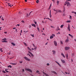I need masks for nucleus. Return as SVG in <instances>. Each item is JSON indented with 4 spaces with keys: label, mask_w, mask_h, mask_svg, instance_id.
I'll list each match as a JSON object with an SVG mask.
<instances>
[{
    "label": "nucleus",
    "mask_w": 76,
    "mask_h": 76,
    "mask_svg": "<svg viewBox=\"0 0 76 76\" xmlns=\"http://www.w3.org/2000/svg\"><path fill=\"white\" fill-rule=\"evenodd\" d=\"M67 4V6H68L69 7L70 6V4L69 2L67 1L64 3V5L66 6Z\"/></svg>",
    "instance_id": "1"
},
{
    "label": "nucleus",
    "mask_w": 76,
    "mask_h": 76,
    "mask_svg": "<svg viewBox=\"0 0 76 76\" xmlns=\"http://www.w3.org/2000/svg\"><path fill=\"white\" fill-rule=\"evenodd\" d=\"M25 70L26 71H28V72H31V73H32V70L26 68L25 69Z\"/></svg>",
    "instance_id": "2"
},
{
    "label": "nucleus",
    "mask_w": 76,
    "mask_h": 76,
    "mask_svg": "<svg viewBox=\"0 0 76 76\" xmlns=\"http://www.w3.org/2000/svg\"><path fill=\"white\" fill-rule=\"evenodd\" d=\"M24 58L25 60L27 61H31V60H30L29 58H27L26 57H24Z\"/></svg>",
    "instance_id": "3"
},
{
    "label": "nucleus",
    "mask_w": 76,
    "mask_h": 76,
    "mask_svg": "<svg viewBox=\"0 0 76 76\" xmlns=\"http://www.w3.org/2000/svg\"><path fill=\"white\" fill-rule=\"evenodd\" d=\"M56 35L54 34H52V35L50 37V39H53L54 38V36L55 37Z\"/></svg>",
    "instance_id": "4"
},
{
    "label": "nucleus",
    "mask_w": 76,
    "mask_h": 76,
    "mask_svg": "<svg viewBox=\"0 0 76 76\" xmlns=\"http://www.w3.org/2000/svg\"><path fill=\"white\" fill-rule=\"evenodd\" d=\"M52 52L53 55H56V52L55 50H52Z\"/></svg>",
    "instance_id": "5"
},
{
    "label": "nucleus",
    "mask_w": 76,
    "mask_h": 76,
    "mask_svg": "<svg viewBox=\"0 0 76 76\" xmlns=\"http://www.w3.org/2000/svg\"><path fill=\"white\" fill-rule=\"evenodd\" d=\"M67 29L69 31H70V25L68 24V26L67 28Z\"/></svg>",
    "instance_id": "6"
},
{
    "label": "nucleus",
    "mask_w": 76,
    "mask_h": 76,
    "mask_svg": "<svg viewBox=\"0 0 76 76\" xmlns=\"http://www.w3.org/2000/svg\"><path fill=\"white\" fill-rule=\"evenodd\" d=\"M53 43L55 46H57V42H56V41H54L53 42Z\"/></svg>",
    "instance_id": "7"
},
{
    "label": "nucleus",
    "mask_w": 76,
    "mask_h": 76,
    "mask_svg": "<svg viewBox=\"0 0 76 76\" xmlns=\"http://www.w3.org/2000/svg\"><path fill=\"white\" fill-rule=\"evenodd\" d=\"M70 48H69V47H66L65 48V50H69Z\"/></svg>",
    "instance_id": "8"
},
{
    "label": "nucleus",
    "mask_w": 76,
    "mask_h": 76,
    "mask_svg": "<svg viewBox=\"0 0 76 76\" xmlns=\"http://www.w3.org/2000/svg\"><path fill=\"white\" fill-rule=\"evenodd\" d=\"M56 12L57 13H58V12L59 13H61V11L59 10H56Z\"/></svg>",
    "instance_id": "9"
},
{
    "label": "nucleus",
    "mask_w": 76,
    "mask_h": 76,
    "mask_svg": "<svg viewBox=\"0 0 76 76\" xmlns=\"http://www.w3.org/2000/svg\"><path fill=\"white\" fill-rule=\"evenodd\" d=\"M55 62L60 66V67H61V65L60 64L57 62V61H55Z\"/></svg>",
    "instance_id": "10"
},
{
    "label": "nucleus",
    "mask_w": 76,
    "mask_h": 76,
    "mask_svg": "<svg viewBox=\"0 0 76 76\" xmlns=\"http://www.w3.org/2000/svg\"><path fill=\"white\" fill-rule=\"evenodd\" d=\"M61 55L64 58H65L66 57L64 55L63 53H61Z\"/></svg>",
    "instance_id": "11"
},
{
    "label": "nucleus",
    "mask_w": 76,
    "mask_h": 76,
    "mask_svg": "<svg viewBox=\"0 0 76 76\" xmlns=\"http://www.w3.org/2000/svg\"><path fill=\"white\" fill-rule=\"evenodd\" d=\"M61 61L62 63H65V61L64 60H63V59H61Z\"/></svg>",
    "instance_id": "12"
},
{
    "label": "nucleus",
    "mask_w": 76,
    "mask_h": 76,
    "mask_svg": "<svg viewBox=\"0 0 76 76\" xmlns=\"http://www.w3.org/2000/svg\"><path fill=\"white\" fill-rule=\"evenodd\" d=\"M51 10H50L49 12V16L50 18H51Z\"/></svg>",
    "instance_id": "13"
},
{
    "label": "nucleus",
    "mask_w": 76,
    "mask_h": 76,
    "mask_svg": "<svg viewBox=\"0 0 76 76\" xmlns=\"http://www.w3.org/2000/svg\"><path fill=\"white\" fill-rule=\"evenodd\" d=\"M65 42H69V38H67V39H66V40L65 41Z\"/></svg>",
    "instance_id": "14"
},
{
    "label": "nucleus",
    "mask_w": 76,
    "mask_h": 76,
    "mask_svg": "<svg viewBox=\"0 0 76 76\" xmlns=\"http://www.w3.org/2000/svg\"><path fill=\"white\" fill-rule=\"evenodd\" d=\"M31 26H34V27H36V25H35L34 24L32 23Z\"/></svg>",
    "instance_id": "15"
},
{
    "label": "nucleus",
    "mask_w": 76,
    "mask_h": 76,
    "mask_svg": "<svg viewBox=\"0 0 76 76\" xmlns=\"http://www.w3.org/2000/svg\"><path fill=\"white\" fill-rule=\"evenodd\" d=\"M66 58H67V60H68V54H67L66 55Z\"/></svg>",
    "instance_id": "16"
},
{
    "label": "nucleus",
    "mask_w": 76,
    "mask_h": 76,
    "mask_svg": "<svg viewBox=\"0 0 76 76\" xmlns=\"http://www.w3.org/2000/svg\"><path fill=\"white\" fill-rule=\"evenodd\" d=\"M8 4L9 6H10V7H12V6H13V5H11V4H10V3H8Z\"/></svg>",
    "instance_id": "17"
},
{
    "label": "nucleus",
    "mask_w": 76,
    "mask_h": 76,
    "mask_svg": "<svg viewBox=\"0 0 76 76\" xmlns=\"http://www.w3.org/2000/svg\"><path fill=\"white\" fill-rule=\"evenodd\" d=\"M27 49L28 51H31V48H29V47H27Z\"/></svg>",
    "instance_id": "18"
},
{
    "label": "nucleus",
    "mask_w": 76,
    "mask_h": 76,
    "mask_svg": "<svg viewBox=\"0 0 76 76\" xmlns=\"http://www.w3.org/2000/svg\"><path fill=\"white\" fill-rule=\"evenodd\" d=\"M2 42H7V41L6 40L2 41Z\"/></svg>",
    "instance_id": "19"
},
{
    "label": "nucleus",
    "mask_w": 76,
    "mask_h": 76,
    "mask_svg": "<svg viewBox=\"0 0 76 76\" xmlns=\"http://www.w3.org/2000/svg\"><path fill=\"white\" fill-rule=\"evenodd\" d=\"M68 35H69V36H70V37H71V38H73V36H72V35L70 34H68Z\"/></svg>",
    "instance_id": "20"
},
{
    "label": "nucleus",
    "mask_w": 76,
    "mask_h": 76,
    "mask_svg": "<svg viewBox=\"0 0 76 76\" xmlns=\"http://www.w3.org/2000/svg\"><path fill=\"white\" fill-rule=\"evenodd\" d=\"M11 44L12 45H13L14 46L16 45V44H15L13 42L11 43Z\"/></svg>",
    "instance_id": "21"
},
{
    "label": "nucleus",
    "mask_w": 76,
    "mask_h": 76,
    "mask_svg": "<svg viewBox=\"0 0 76 76\" xmlns=\"http://www.w3.org/2000/svg\"><path fill=\"white\" fill-rule=\"evenodd\" d=\"M56 2V3L57 4V5H58L59 4V1H57Z\"/></svg>",
    "instance_id": "22"
},
{
    "label": "nucleus",
    "mask_w": 76,
    "mask_h": 76,
    "mask_svg": "<svg viewBox=\"0 0 76 76\" xmlns=\"http://www.w3.org/2000/svg\"><path fill=\"white\" fill-rule=\"evenodd\" d=\"M66 23H70L71 22L70 20L67 21L66 22Z\"/></svg>",
    "instance_id": "23"
},
{
    "label": "nucleus",
    "mask_w": 76,
    "mask_h": 76,
    "mask_svg": "<svg viewBox=\"0 0 76 76\" xmlns=\"http://www.w3.org/2000/svg\"><path fill=\"white\" fill-rule=\"evenodd\" d=\"M36 72L37 73H38V74H40V72H39V71L38 70Z\"/></svg>",
    "instance_id": "24"
},
{
    "label": "nucleus",
    "mask_w": 76,
    "mask_h": 76,
    "mask_svg": "<svg viewBox=\"0 0 76 76\" xmlns=\"http://www.w3.org/2000/svg\"><path fill=\"white\" fill-rule=\"evenodd\" d=\"M33 45L34 48H35L37 47L35 46V45L34 44H33Z\"/></svg>",
    "instance_id": "25"
},
{
    "label": "nucleus",
    "mask_w": 76,
    "mask_h": 76,
    "mask_svg": "<svg viewBox=\"0 0 76 76\" xmlns=\"http://www.w3.org/2000/svg\"><path fill=\"white\" fill-rule=\"evenodd\" d=\"M64 26V25H61V26L60 28H63Z\"/></svg>",
    "instance_id": "26"
},
{
    "label": "nucleus",
    "mask_w": 76,
    "mask_h": 76,
    "mask_svg": "<svg viewBox=\"0 0 76 76\" xmlns=\"http://www.w3.org/2000/svg\"><path fill=\"white\" fill-rule=\"evenodd\" d=\"M30 35L32 37H34V34H30Z\"/></svg>",
    "instance_id": "27"
},
{
    "label": "nucleus",
    "mask_w": 76,
    "mask_h": 76,
    "mask_svg": "<svg viewBox=\"0 0 76 76\" xmlns=\"http://www.w3.org/2000/svg\"><path fill=\"white\" fill-rule=\"evenodd\" d=\"M23 44L24 45H25V46H27V44H26V43L25 42H23Z\"/></svg>",
    "instance_id": "28"
},
{
    "label": "nucleus",
    "mask_w": 76,
    "mask_h": 76,
    "mask_svg": "<svg viewBox=\"0 0 76 76\" xmlns=\"http://www.w3.org/2000/svg\"><path fill=\"white\" fill-rule=\"evenodd\" d=\"M53 73H54L55 74H56V75H57V73H56V72H55L54 71H53L52 72Z\"/></svg>",
    "instance_id": "29"
},
{
    "label": "nucleus",
    "mask_w": 76,
    "mask_h": 76,
    "mask_svg": "<svg viewBox=\"0 0 76 76\" xmlns=\"http://www.w3.org/2000/svg\"><path fill=\"white\" fill-rule=\"evenodd\" d=\"M36 0V3H38L39 2V0Z\"/></svg>",
    "instance_id": "30"
},
{
    "label": "nucleus",
    "mask_w": 76,
    "mask_h": 76,
    "mask_svg": "<svg viewBox=\"0 0 76 76\" xmlns=\"http://www.w3.org/2000/svg\"><path fill=\"white\" fill-rule=\"evenodd\" d=\"M31 56H32V57H34V54H32V53H31Z\"/></svg>",
    "instance_id": "31"
},
{
    "label": "nucleus",
    "mask_w": 76,
    "mask_h": 76,
    "mask_svg": "<svg viewBox=\"0 0 76 76\" xmlns=\"http://www.w3.org/2000/svg\"><path fill=\"white\" fill-rule=\"evenodd\" d=\"M7 39L6 38H4V39H2V40H3L4 41H5Z\"/></svg>",
    "instance_id": "32"
},
{
    "label": "nucleus",
    "mask_w": 76,
    "mask_h": 76,
    "mask_svg": "<svg viewBox=\"0 0 76 76\" xmlns=\"http://www.w3.org/2000/svg\"><path fill=\"white\" fill-rule=\"evenodd\" d=\"M69 19H72V16H71V15H69Z\"/></svg>",
    "instance_id": "33"
},
{
    "label": "nucleus",
    "mask_w": 76,
    "mask_h": 76,
    "mask_svg": "<svg viewBox=\"0 0 76 76\" xmlns=\"http://www.w3.org/2000/svg\"><path fill=\"white\" fill-rule=\"evenodd\" d=\"M5 71H6V72H7V73H8L9 72L7 70V69H5Z\"/></svg>",
    "instance_id": "34"
},
{
    "label": "nucleus",
    "mask_w": 76,
    "mask_h": 76,
    "mask_svg": "<svg viewBox=\"0 0 76 76\" xmlns=\"http://www.w3.org/2000/svg\"><path fill=\"white\" fill-rule=\"evenodd\" d=\"M2 72L3 73H6V72H5V71H3V70L2 71Z\"/></svg>",
    "instance_id": "35"
},
{
    "label": "nucleus",
    "mask_w": 76,
    "mask_h": 76,
    "mask_svg": "<svg viewBox=\"0 0 76 76\" xmlns=\"http://www.w3.org/2000/svg\"><path fill=\"white\" fill-rule=\"evenodd\" d=\"M37 28L38 31L39 32V29L38 27H37Z\"/></svg>",
    "instance_id": "36"
},
{
    "label": "nucleus",
    "mask_w": 76,
    "mask_h": 76,
    "mask_svg": "<svg viewBox=\"0 0 76 76\" xmlns=\"http://www.w3.org/2000/svg\"><path fill=\"white\" fill-rule=\"evenodd\" d=\"M37 47H36V48H34V50H37Z\"/></svg>",
    "instance_id": "37"
},
{
    "label": "nucleus",
    "mask_w": 76,
    "mask_h": 76,
    "mask_svg": "<svg viewBox=\"0 0 76 76\" xmlns=\"http://www.w3.org/2000/svg\"><path fill=\"white\" fill-rule=\"evenodd\" d=\"M8 67H10V68H11L12 66L11 65H9V66H8Z\"/></svg>",
    "instance_id": "38"
},
{
    "label": "nucleus",
    "mask_w": 76,
    "mask_h": 76,
    "mask_svg": "<svg viewBox=\"0 0 76 76\" xmlns=\"http://www.w3.org/2000/svg\"><path fill=\"white\" fill-rule=\"evenodd\" d=\"M12 64L13 65H16L17 64L16 63H12Z\"/></svg>",
    "instance_id": "39"
},
{
    "label": "nucleus",
    "mask_w": 76,
    "mask_h": 76,
    "mask_svg": "<svg viewBox=\"0 0 76 76\" xmlns=\"http://www.w3.org/2000/svg\"><path fill=\"white\" fill-rule=\"evenodd\" d=\"M27 55H28V56H29L30 57H31V55H30V54H29V53H28V54H27Z\"/></svg>",
    "instance_id": "40"
},
{
    "label": "nucleus",
    "mask_w": 76,
    "mask_h": 76,
    "mask_svg": "<svg viewBox=\"0 0 76 76\" xmlns=\"http://www.w3.org/2000/svg\"><path fill=\"white\" fill-rule=\"evenodd\" d=\"M0 51H1V52H3V51L2 50V49H0Z\"/></svg>",
    "instance_id": "41"
},
{
    "label": "nucleus",
    "mask_w": 76,
    "mask_h": 76,
    "mask_svg": "<svg viewBox=\"0 0 76 76\" xmlns=\"http://www.w3.org/2000/svg\"><path fill=\"white\" fill-rule=\"evenodd\" d=\"M75 12H73V11H72V13H74V14H75Z\"/></svg>",
    "instance_id": "42"
},
{
    "label": "nucleus",
    "mask_w": 76,
    "mask_h": 76,
    "mask_svg": "<svg viewBox=\"0 0 76 76\" xmlns=\"http://www.w3.org/2000/svg\"><path fill=\"white\" fill-rule=\"evenodd\" d=\"M22 72H25V70L24 69H23L22 71Z\"/></svg>",
    "instance_id": "43"
},
{
    "label": "nucleus",
    "mask_w": 76,
    "mask_h": 76,
    "mask_svg": "<svg viewBox=\"0 0 76 76\" xmlns=\"http://www.w3.org/2000/svg\"><path fill=\"white\" fill-rule=\"evenodd\" d=\"M19 63H22V61H19Z\"/></svg>",
    "instance_id": "44"
},
{
    "label": "nucleus",
    "mask_w": 76,
    "mask_h": 76,
    "mask_svg": "<svg viewBox=\"0 0 76 76\" xmlns=\"http://www.w3.org/2000/svg\"><path fill=\"white\" fill-rule=\"evenodd\" d=\"M61 43L62 44V45H63V42L62 41H61Z\"/></svg>",
    "instance_id": "45"
},
{
    "label": "nucleus",
    "mask_w": 76,
    "mask_h": 76,
    "mask_svg": "<svg viewBox=\"0 0 76 76\" xmlns=\"http://www.w3.org/2000/svg\"><path fill=\"white\" fill-rule=\"evenodd\" d=\"M28 53H29V54H31V52H29V51H28Z\"/></svg>",
    "instance_id": "46"
},
{
    "label": "nucleus",
    "mask_w": 76,
    "mask_h": 76,
    "mask_svg": "<svg viewBox=\"0 0 76 76\" xmlns=\"http://www.w3.org/2000/svg\"><path fill=\"white\" fill-rule=\"evenodd\" d=\"M56 34H60V32H58V33Z\"/></svg>",
    "instance_id": "47"
},
{
    "label": "nucleus",
    "mask_w": 76,
    "mask_h": 76,
    "mask_svg": "<svg viewBox=\"0 0 76 76\" xmlns=\"http://www.w3.org/2000/svg\"><path fill=\"white\" fill-rule=\"evenodd\" d=\"M51 6H52L51 4L50 5V6L49 8H51Z\"/></svg>",
    "instance_id": "48"
},
{
    "label": "nucleus",
    "mask_w": 76,
    "mask_h": 76,
    "mask_svg": "<svg viewBox=\"0 0 76 76\" xmlns=\"http://www.w3.org/2000/svg\"><path fill=\"white\" fill-rule=\"evenodd\" d=\"M57 28H58V30H60V29L58 27Z\"/></svg>",
    "instance_id": "49"
},
{
    "label": "nucleus",
    "mask_w": 76,
    "mask_h": 76,
    "mask_svg": "<svg viewBox=\"0 0 76 76\" xmlns=\"http://www.w3.org/2000/svg\"><path fill=\"white\" fill-rule=\"evenodd\" d=\"M49 65H50V64L49 63L47 64V66H49Z\"/></svg>",
    "instance_id": "50"
},
{
    "label": "nucleus",
    "mask_w": 76,
    "mask_h": 76,
    "mask_svg": "<svg viewBox=\"0 0 76 76\" xmlns=\"http://www.w3.org/2000/svg\"><path fill=\"white\" fill-rule=\"evenodd\" d=\"M1 71V68L0 67V72Z\"/></svg>",
    "instance_id": "51"
},
{
    "label": "nucleus",
    "mask_w": 76,
    "mask_h": 76,
    "mask_svg": "<svg viewBox=\"0 0 76 76\" xmlns=\"http://www.w3.org/2000/svg\"><path fill=\"white\" fill-rule=\"evenodd\" d=\"M1 20H4V19H3V17H2L1 18Z\"/></svg>",
    "instance_id": "52"
},
{
    "label": "nucleus",
    "mask_w": 76,
    "mask_h": 76,
    "mask_svg": "<svg viewBox=\"0 0 76 76\" xmlns=\"http://www.w3.org/2000/svg\"><path fill=\"white\" fill-rule=\"evenodd\" d=\"M51 28H54V27L52 26H50Z\"/></svg>",
    "instance_id": "53"
},
{
    "label": "nucleus",
    "mask_w": 76,
    "mask_h": 76,
    "mask_svg": "<svg viewBox=\"0 0 76 76\" xmlns=\"http://www.w3.org/2000/svg\"><path fill=\"white\" fill-rule=\"evenodd\" d=\"M21 22H22V23H24V21H23V20H22V21H21Z\"/></svg>",
    "instance_id": "54"
},
{
    "label": "nucleus",
    "mask_w": 76,
    "mask_h": 76,
    "mask_svg": "<svg viewBox=\"0 0 76 76\" xmlns=\"http://www.w3.org/2000/svg\"><path fill=\"white\" fill-rule=\"evenodd\" d=\"M47 44H48V42H47L46 43H45V45H47Z\"/></svg>",
    "instance_id": "55"
},
{
    "label": "nucleus",
    "mask_w": 76,
    "mask_h": 76,
    "mask_svg": "<svg viewBox=\"0 0 76 76\" xmlns=\"http://www.w3.org/2000/svg\"><path fill=\"white\" fill-rule=\"evenodd\" d=\"M54 11H56V12L57 10H56L55 9H54Z\"/></svg>",
    "instance_id": "56"
},
{
    "label": "nucleus",
    "mask_w": 76,
    "mask_h": 76,
    "mask_svg": "<svg viewBox=\"0 0 76 76\" xmlns=\"http://www.w3.org/2000/svg\"><path fill=\"white\" fill-rule=\"evenodd\" d=\"M42 35H44L45 36V34L43 33L42 34Z\"/></svg>",
    "instance_id": "57"
},
{
    "label": "nucleus",
    "mask_w": 76,
    "mask_h": 76,
    "mask_svg": "<svg viewBox=\"0 0 76 76\" xmlns=\"http://www.w3.org/2000/svg\"><path fill=\"white\" fill-rule=\"evenodd\" d=\"M52 1H53V3H54V0H51Z\"/></svg>",
    "instance_id": "58"
},
{
    "label": "nucleus",
    "mask_w": 76,
    "mask_h": 76,
    "mask_svg": "<svg viewBox=\"0 0 76 76\" xmlns=\"http://www.w3.org/2000/svg\"><path fill=\"white\" fill-rule=\"evenodd\" d=\"M46 19H49V20H50V19L49 18H46Z\"/></svg>",
    "instance_id": "59"
},
{
    "label": "nucleus",
    "mask_w": 76,
    "mask_h": 76,
    "mask_svg": "<svg viewBox=\"0 0 76 76\" xmlns=\"http://www.w3.org/2000/svg\"><path fill=\"white\" fill-rule=\"evenodd\" d=\"M20 33H22V30H21Z\"/></svg>",
    "instance_id": "60"
},
{
    "label": "nucleus",
    "mask_w": 76,
    "mask_h": 76,
    "mask_svg": "<svg viewBox=\"0 0 76 76\" xmlns=\"http://www.w3.org/2000/svg\"><path fill=\"white\" fill-rule=\"evenodd\" d=\"M17 26H20V25L19 24H17Z\"/></svg>",
    "instance_id": "61"
},
{
    "label": "nucleus",
    "mask_w": 76,
    "mask_h": 76,
    "mask_svg": "<svg viewBox=\"0 0 76 76\" xmlns=\"http://www.w3.org/2000/svg\"><path fill=\"white\" fill-rule=\"evenodd\" d=\"M34 23H35V24H37V22H34Z\"/></svg>",
    "instance_id": "62"
},
{
    "label": "nucleus",
    "mask_w": 76,
    "mask_h": 76,
    "mask_svg": "<svg viewBox=\"0 0 76 76\" xmlns=\"http://www.w3.org/2000/svg\"><path fill=\"white\" fill-rule=\"evenodd\" d=\"M5 34H7V32H4Z\"/></svg>",
    "instance_id": "63"
},
{
    "label": "nucleus",
    "mask_w": 76,
    "mask_h": 76,
    "mask_svg": "<svg viewBox=\"0 0 76 76\" xmlns=\"http://www.w3.org/2000/svg\"><path fill=\"white\" fill-rule=\"evenodd\" d=\"M74 41H76V39H74Z\"/></svg>",
    "instance_id": "64"
}]
</instances>
